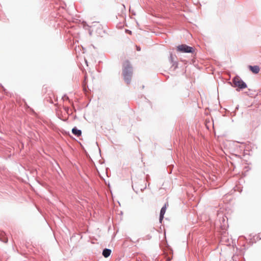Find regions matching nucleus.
<instances>
[{
	"mask_svg": "<svg viewBox=\"0 0 261 261\" xmlns=\"http://www.w3.org/2000/svg\"><path fill=\"white\" fill-rule=\"evenodd\" d=\"M133 75V68L129 62L126 60L123 64L122 75L123 79L127 84H129Z\"/></svg>",
	"mask_w": 261,
	"mask_h": 261,
	"instance_id": "f257e3e1",
	"label": "nucleus"
},
{
	"mask_svg": "<svg viewBox=\"0 0 261 261\" xmlns=\"http://www.w3.org/2000/svg\"><path fill=\"white\" fill-rule=\"evenodd\" d=\"M176 50L178 52L181 53H193L194 49L186 44H181L177 46Z\"/></svg>",
	"mask_w": 261,
	"mask_h": 261,
	"instance_id": "f03ea898",
	"label": "nucleus"
},
{
	"mask_svg": "<svg viewBox=\"0 0 261 261\" xmlns=\"http://www.w3.org/2000/svg\"><path fill=\"white\" fill-rule=\"evenodd\" d=\"M233 82L236 87L240 89H244L246 87V84L239 77H235L233 79Z\"/></svg>",
	"mask_w": 261,
	"mask_h": 261,
	"instance_id": "7ed1b4c3",
	"label": "nucleus"
},
{
	"mask_svg": "<svg viewBox=\"0 0 261 261\" xmlns=\"http://www.w3.org/2000/svg\"><path fill=\"white\" fill-rule=\"evenodd\" d=\"M92 31H96L97 29H101V25L98 22H92L88 25Z\"/></svg>",
	"mask_w": 261,
	"mask_h": 261,
	"instance_id": "20e7f679",
	"label": "nucleus"
},
{
	"mask_svg": "<svg viewBox=\"0 0 261 261\" xmlns=\"http://www.w3.org/2000/svg\"><path fill=\"white\" fill-rule=\"evenodd\" d=\"M168 206V204L166 203L164 206L161 208V212H160V222H162V221L163 219L164 215L166 212L167 206Z\"/></svg>",
	"mask_w": 261,
	"mask_h": 261,
	"instance_id": "39448f33",
	"label": "nucleus"
},
{
	"mask_svg": "<svg viewBox=\"0 0 261 261\" xmlns=\"http://www.w3.org/2000/svg\"><path fill=\"white\" fill-rule=\"evenodd\" d=\"M249 68L253 73L255 74L258 73L259 71V67L258 66H249Z\"/></svg>",
	"mask_w": 261,
	"mask_h": 261,
	"instance_id": "423d86ee",
	"label": "nucleus"
},
{
	"mask_svg": "<svg viewBox=\"0 0 261 261\" xmlns=\"http://www.w3.org/2000/svg\"><path fill=\"white\" fill-rule=\"evenodd\" d=\"M111 253V250L109 249H105L102 252V255L105 257H109Z\"/></svg>",
	"mask_w": 261,
	"mask_h": 261,
	"instance_id": "0eeeda50",
	"label": "nucleus"
},
{
	"mask_svg": "<svg viewBox=\"0 0 261 261\" xmlns=\"http://www.w3.org/2000/svg\"><path fill=\"white\" fill-rule=\"evenodd\" d=\"M72 132L74 135L77 137H79L82 135L81 130L77 129L76 127L72 128Z\"/></svg>",
	"mask_w": 261,
	"mask_h": 261,
	"instance_id": "6e6552de",
	"label": "nucleus"
},
{
	"mask_svg": "<svg viewBox=\"0 0 261 261\" xmlns=\"http://www.w3.org/2000/svg\"><path fill=\"white\" fill-rule=\"evenodd\" d=\"M137 47V50L138 51H140L141 50V48L139 46H136Z\"/></svg>",
	"mask_w": 261,
	"mask_h": 261,
	"instance_id": "1a4fd4ad",
	"label": "nucleus"
}]
</instances>
